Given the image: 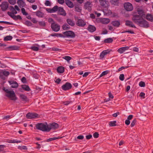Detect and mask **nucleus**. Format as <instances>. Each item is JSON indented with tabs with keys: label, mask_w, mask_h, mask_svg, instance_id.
<instances>
[{
	"label": "nucleus",
	"mask_w": 153,
	"mask_h": 153,
	"mask_svg": "<svg viewBox=\"0 0 153 153\" xmlns=\"http://www.w3.org/2000/svg\"><path fill=\"white\" fill-rule=\"evenodd\" d=\"M5 76L3 74L2 72V71L0 72V78L1 79L4 80L5 79Z\"/></svg>",
	"instance_id": "864d4df0"
},
{
	"label": "nucleus",
	"mask_w": 153,
	"mask_h": 153,
	"mask_svg": "<svg viewBox=\"0 0 153 153\" xmlns=\"http://www.w3.org/2000/svg\"><path fill=\"white\" fill-rule=\"evenodd\" d=\"M72 86L70 83L67 82L62 86V88L64 90H68L71 88Z\"/></svg>",
	"instance_id": "ddd939ff"
},
{
	"label": "nucleus",
	"mask_w": 153,
	"mask_h": 153,
	"mask_svg": "<svg viewBox=\"0 0 153 153\" xmlns=\"http://www.w3.org/2000/svg\"><path fill=\"white\" fill-rule=\"evenodd\" d=\"M62 58L66 60L67 62H69L72 59L71 57L68 56H64L62 57Z\"/></svg>",
	"instance_id": "4c0bfd02"
},
{
	"label": "nucleus",
	"mask_w": 153,
	"mask_h": 153,
	"mask_svg": "<svg viewBox=\"0 0 153 153\" xmlns=\"http://www.w3.org/2000/svg\"><path fill=\"white\" fill-rule=\"evenodd\" d=\"M0 23H3L5 24L9 25H13V23H11L8 22H6V21H0Z\"/></svg>",
	"instance_id": "de8ad7c7"
},
{
	"label": "nucleus",
	"mask_w": 153,
	"mask_h": 153,
	"mask_svg": "<svg viewBox=\"0 0 153 153\" xmlns=\"http://www.w3.org/2000/svg\"><path fill=\"white\" fill-rule=\"evenodd\" d=\"M116 121H111L109 122V125L111 126H116Z\"/></svg>",
	"instance_id": "f704fd0d"
},
{
	"label": "nucleus",
	"mask_w": 153,
	"mask_h": 153,
	"mask_svg": "<svg viewBox=\"0 0 153 153\" xmlns=\"http://www.w3.org/2000/svg\"><path fill=\"white\" fill-rule=\"evenodd\" d=\"M76 25L79 26L83 27L86 25V23L82 19H78L76 23Z\"/></svg>",
	"instance_id": "2eb2a0df"
},
{
	"label": "nucleus",
	"mask_w": 153,
	"mask_h": 153,
	"mask_svg": "<svg viewBox=\"0 0 153 153\" xmlns=\"http://www.w3.org/2000/svg\"><path fill=\"white\" fill-rule=\"evenodd\" d=\"M17 3L19 5L23 6L25 4V2L22 0H18L17 1Z\"/></svg>",
	"instance_id": "2f4dec72"
},
{
	"label": "nucleus",
	"mask_w": 153,
	"mask_h": 153,
	"mask_svg": "<svg viewBox=\"0 0 153 153\" xmlns=\"http://www.w3.org/2000/svg\"><path fill=\"white\" fill-rule=\"evenodd\" d=\"M38 114L35 113H28L26 115V117L28 119L35 118L37 117Z\"/></svg>",
	"instance_id": "1a4fd4ad"
},
{
	"label": "nucleus",
	"mask_w": 153,
	"mask_h": 153,
	"mask_svg": "<svg viewBox=\"0 0 153 153\" xmlns=\"http://www.w3.org/2000/svg\"><path fill=\"white\" fill-rule=\"evenodd\" d=\"M24 24L28 26H31L32 25V23L31 22L28 20L26 21L25 22Z\"/></svg>",
	"instance_id": "ea45409f"
},
{
	"label": "nucleus",
	"mask_w": 153,
	"mask_h": 153,
	"mask_svg": "<svg viewBox=\"0 0 153 153\" xmlns=\"http://www.w3.org/2000/svg\"><path fill=\"white\" fill-rule=\"evenodd\" d=\"M8 15L10 16L11 17V16H14V14L12 12H8L7 13Z\"/></svg>",
	"instance_id": "0e129e2a"
},
{
	"label": "nucleus",
	"mask_w": 153,
	"mask_h": 153,
	"mask_svg": "<svg viewBox=\"0 0 153 153\" xmlns=\"http://www.w3.org/2000/svg\"><path fill=\"white\" fill-rule=\"evenodd\" d=\"M13 38L12 36H7L5 37L4 38V41L11 40Z\"/></svg>",
	"instance_id": "72a5a7b5"
},
{
	"label": "nucleus",
	"mask_w": 153,
	"mask_h": 153,
	"mask_svg": "<svg viewBox=\"0 0 153 153\" xmlns=\"http://www.w3.org/2000/svg\"><path fill=\"white\" fill-rule=\"evenodd\" d=\"M19 47L16 45L10 46L6 48L5 50L7 51H12L18 50Z\"/></svg>",
	"instance_id": "4468645a"
},
{
	"label": "nucleus",
	"mask_w": 153,
	"mask_h": 153,
	"mask_svg": "<svg viewBox=\"0 0 153 153\" xmlns=\"http://www.w3.org/2000/svg\"><path fill=\"white\" fill-rule=\"evenodd\" d=\"M69 28L70 26L67 24L64 25L62 26V28L64 30H66Z\"/></svg>",
	"instance_id": "c9c22d12"
},
{
	"label": "nucleus",
	"mask_w": 153,
	"mask_h": 153,
	"mask_svg": "<svg viewBox=\"0 0 153 153\" xmlns=\"http://www.w3.org/2000/svg\"><path fill=\"white\" fill-rule=\"evenodd\" d=\"M101 22L103 24H106L110 22V20L108 19L104 18L101 20Z\"/></svg>",
	"instance_id": "cd10ccee"
},
{
	"label": "nucleus",
	"mask_w": 153,
	"mask_h": 153,
	"mask_svg": "<svg viewBox=\"0 0 153 153\" xmlns=\"http://www.w3.org/2000/svg\"><path fill=\"white\" fill-rule=\"evenodd\" d=\"M138 25L141 27L146 28L149 27V25L148 22L143 19Z\"/></svg>",
	"instance_id": "9d476101"
},
{
	"label": "nucleus",
	"mask_w": 153,
	"mask_h": 153,
	"mask_svg": "<svg viewBox=\"0 0 153 153\" xmlns=\"http://www.w3.org/2000/svg\"><path fill=\"white\" fill-rule=\"evenodd\" d=\"M3 74L5 76H8L10 74V73L8 71H2Z\"/></svg>",
	"instance_id": "a19ab883"
},
{
	"label": "nucleus",
	"mask_w": 153,
	"mask_h": 153,
	"mask_svg": "<svg viewBox=\"0 0 153 153\" xmlns=\"http://www.w3.org/2000/svg\"><path fill=\"white\" fill-rule=\"evenodd\" d=\"M77 138L78 139L82 140L84 138V136L82 135H80L77 137Z\"/></svg>",
	"instance_id": "338daca9"
},
{
	"label": "nucleus",
	"mask_w": 153,
	"mask_h": 153,
	"mask_svg": "<svg viewBox=\"0 0 153 153\" xmlns=\"http://www.w3.org/2000/svg\"><path fill=\"white\" fill-rule=\"evenodd\" d=\"M9 4L7 2H3L1 4V9L3 11H6L8 7Z\"/></svg>",
	"instance_id": "f8f14e48"
},
{
	"label": "nucleus",
	"mask_w": 153,
	"mask_h": 153,
	"mask_svg": "<svg viewBox=\"0 0 153 153\" xmlns=\"http://www.w3.org/2000/svg\"><path fill=\"white\" fill-rule=\"evenodd\" d=\"M65 37L74 38L75 35L74 33L71 31H66L63 33Z\"/></svg>",
	"instance_id": "39448f33"
},
{
	"label": "nucleus",
	"mask_w": 153,
	"mask_h": 153,
	"mask_svg": "<svg viewBox=\"0 0 153 153\" xmlns=\"http://www.w3.org/2000/svg\"><path fill=\"white\" fill-rule=\"evenodd\" d=\"M44 13L39 11V17H44Z\"/></svg>",
	"instance_id": "680f3d73"
},
{
	"label": "nucleus",
	"mask_w": 153,
	"mask_h": 153,
	"mask_svg": "<svg viewBox=\"0 0 153 153\" xmlns=\"http://www.w3.org/2000/svg\"><path fill=\"white\" fill-rule=\"evenodd\" d=\"M145 94L143 92H141L140 94V96L141 97H143V98H145Z\"/></svg>",
	"instance_id": "69168bd1"
},
{
	"label": "nucleus",
	"mask_w": 153,
	"mask_h": 153,
	"mask_svg": "<svg viewBox=\"0 0 153 153\" xmlns=\"http://www.w3.org/2000/svg\"><path fill=\"white\" fill-rule=\"evenodd\" d=\"M65 2L66 5L70 8H73L74 7L73 3L69 0H66Z\"/></svg>",
	"instance_id": "5701e85b"
},
{
	"label": "nucleus",
	"mask_w": 153,
	"mask_h": 153,
	"mask_svg": "<svg viewBox=\"0 0 153 153\" xmlns=\"http://www.w3.org/2000/svg\"><path fill=\"white\" fill-rule=\"evenodd\" d=\"M11 18H12L15 20H17L18 19L20 20L22 19V17L19 15H18L17 16L14 15V16H11Z\"/></svg>",
	"instance_id": "bb28decb"
},
{
	"label": "nucleus",
	"mask_w": 153,
	"mask_h": 153,
	"mask_svg": "<svg viewBox=\"0 0 153 153\" xmlns=\"http://www.w3.org/2000/svg\"><path fill=\"white\" fill-rule=\"evenodd\" d=\"M139 86L141 87H145V83L143 81H141L139 82Z\"/></svg>",
	"instance_id": "a18cd8bd"
},
{
	"label": "nucleus",
	"mask_w": 153,
	"mask_h": 153,
	"mask_svg": "<svg viewBox=\"0 0 153 153\" xmlns=\"http://www.w3.org/2000/svg\"><path fill=\"white\" fill-rule=\"evenodd\" d=\"M113 41V39L112 38H109L105 39L104 40V42L105 43H111Z\"/></svg>",
	"instance_id": "7c9ffc66"
},
{
	"label": "nucleus",
	"mask_w": 153,
	"mask_h": 153,
	"mask_svg": "<svg viewBox=\"0 0 153 153\" xmlns=\"http://www.w3.org/2000/svg\"><path fill=\"white\" fill-rule=\"evenodd\" d=\"M108 73V71H105L102 72V73L100 75V77H101L102 76L107 74Z\"/></svg>",
	"instance_id": "3c124183"
},
{
	"label": "nucleus",
	"mask_w": 153,
	"mask_h": 153,
	"mask_svg": "<svg viewBox=\"0 0 153 153\" xmlns=\"http://www.w3.org/2000/svg\"><path fill=\"white\" fill-rule=\"evenodd\" d=\"M146 19L147 20L150 21H153V17L150 14H148L147 15Z\"/></svg>",
	"instance_id": "c85d7f7f"
},
{
	"label": "nucleus",
	"mask_w": 153,
	"mask_h": 153,
	"mask_svg": "<svg viewBox=\"0 0 153 153\" xmlns=\"http://www.w3.org/2000/svg\"><path fill=\"white\" fill-rule=\"evenodd\" d=\"M113 25L115 27H119L120 23L119 22L117 21H113L112 22Z\"/></svg>",
	"instance_id": "c756f323"
},
{
	"label": "nucleus",
	"mask_w": 153,
	"mask_h": 153,
	"mask_svg": "<svg viewBox=\"0 0 153 153\" xmlns=\"http://www.w3.org/2000/svg\"><path fill=\"white\" fill-rule=\"evenodd\" d=\"M6 96L8 98H10V99L12 100L15 101L17 99V97L13 91H11V92L8 94H6Z\"/></svg>",
	"instance_id": "20e7f679"
},
{
	"label": "nucleus",
	"mask_w": 153,
	"mask_h": 153,
	"mask_svg": "<svg viewBox=\"0 0 153 153\" xmlns=\"http://www.w3.org/2000/svg\"><path fill=\"white\" fill-rule=\"evenodd\" d=\"M21 81L23 83H26L27 82L26 78L25 77H23L22 78Z\"/></svg>",
	"instance_id": "13d9d810"
},
{
	"label": "nucleus",
	"mask_w": 153,
	"mask_h": 153,
	"mask_svg": "<svg viewBox=\"0 0 153 153\" xmlns=\"http://www.w3.org/2000/svg\"><path fill=\"white\" fill-rule=\"evenodd\" d=\"M45 48V45H42L41 46H39V50H42V49Z\"/></svg>",
	"instance_id": "774afa93"
},
{
	"label": "nucleus",
	"mask_w": 153,
	"mask_h": 153,
	"mask_svg": "<svg viewBox=\"0 0 153 153\" xmlns=\"http://www.w3.org/2000/svg\"><path fill=\"white\" fill-rule=\"evenodd\" d=\"M21 140H13L12 143H21Z\"/></svg>",
	"instance_id": "052dcab7"
},
{
	"label": "nucleus",
	"mask_w": 153,
	"mask_h": 153,
	"mask_svg": "<svg viewBox=\"0 0 153 153\" xmlns=\"http://www.w3.org/2000/svg\"><path fill=\"white\" fill-rule=\"evenodd\" d=\"M103 12L106 15H110L112 14L111 11L109 10H104Z\"/></svg>",
	"instance_id": "e433bc0d"
},
{
	"label": "nucleus",
	"mask_w": 153,
	"mask_h": 153,
	"mask_svg": "<svg viewBox=\"0 0 153 153\" xmlns=\"http://www.w3.org/2000/svg\"><path fill=\"white\" fill-rule=\"evenodd\" d=\"M8 1L11 4H14L16 3V0H8Z\"/></svg>",
	"instance_id": "6e6d98bb"
},
{
	"label": "nucleus",
	"mask_w": 153,
	"mask_h": 153,
	"mask_svg": "<svg viewBox=\"0 0 153 153\" xmlns=\"http://www.w3.org/2000/svg\"><path fill=\"white\" fill-rule=\"evenodd\" d=\"M39 25L42 27H44L45 26V23L44 22H39Z\"/></svg>",
	"instance_id": "8fccbe9b"
},
{
	"label": "nucleus",
	"mask_w": 153,
	"mask_h": 153,
	"mask_svg": "<svg viewBox=\"0 0 153 153\" xmlns=\"http://www.w3.org/2000/svg\"><path fill=\"white\" fill-rule=\"evenodd\" d=\"M64 68L61 66L58 67L57 69L58 73L59 74L63 73L64 71Z\"/></svg>",
	"instance_id": "4be33fe9"
},
{
	"label": "nucleus",
	"mask_w": 153,
	"mask_h": 153,
	"mask_svg": "<svg viewBox=\"0 0 153 153\" xmlns=\"http://www.w3.org/2000/svg\"><path fill=\"white\" fill-rule=\"evenodd\" d=\"M10 85H12L11 87L13 88H16L18 86V84L16 82L14 81H8Z\"/></svg>",
	"instance_id": "f3484780"
},
{
	"label": "nucleus",
	"mask_w": 153,
	"mask_h": 153,
	"mask_svg": "<svg viewBox=\"0 0 153 153\" xmlns=\"http://www.w3.org/2000/svg\"><path fill=\"white\" fill-rule=\"evenodd\" d=\"M92 6V3L89 1H87L84 4V7L85 9L88 10L89 11L91 10Z\"/></svg>",
	"instance_id": "9b49d317"
},
{
	"label": "nucleus",
	"mask_w": 153,
	"mask_h": 153,
	"mask_svg": "<svg viewBox=\"0 0 153 153\" xmlns=\"http://www.w3.org/2000/svg\"><path fill=\"white\" fill-rule=\"evenodd\" d=\"M21 11L23 14L25 16H27L28 15V13L25 11V9L24 8L21 9Z\"/></svg>",
	"instance_id": "79ce46f5"
},
{
	"label": "nucleus",
	"mask_w": 153,
	"mask_h": 153,
	"mask_svg": "<svg viewBox=\"0 0 153 153\" xmlns=\"http://www.w3.org/2000/svg\"><path fill=\"white\" fill-rule=\"evenodd\" d=\"M58 13L61 15L65 16L66 15V13L65 11L63 9V8L62 7H59L58 10Z\"/></svg>",
	"instance_id": "a211bd4d"
},
{
	"label": "nucleus",
	"mask_w": 153,
	"mask_h": 153,
	"mask_svg": "<svg viewBox=\"0 0 153 153\" xmlns=\"http://www.w3.org/2000/svg\"><path fill=\"white\" fill-rule=\"evenodd\" d=\"M59 7L57 5L54 6L52 8V10L53 13H54L58 10Z\"/></svg>",
	"instance_id": "37998d69"
},
{
	"label": "nucleus",
	"mask_w": 153,
	"mask_h": 153,
	"mask_svg": "<svg viewBox=\"0 0 153 153\" xmlns=\"http://www.w3.org/2000/svg\"><path fill=\"white\" fill-rule=\"evenodd\" d=\"M129 49L128 47H125L121 48L117 50V51L120 53H123L126 50H127Z\"/></svg>",
	"instance_id": "6ab92c4d"
},
{
	"label": "nucleus",
	"mask_w": 153,
	"mask_h": 153,
	"mask_svg": "<svg viewBox=\"0 0 153 153\" xmlns=\"http://www.w3.org/2000/svg\"><path fill=\"white\" fill-rule=\"evenodd\" d=\"M6 146L4 145H0V152L3 151Z\"/></svg>",
	"instance_id": "c03bdc74"
},
{
	"label": "nucleus",
	"mask_w": 153,
	"mask_h": 153,
	"mask_svg": "<svg viewBox=\"0 0 153 153\" xmlns=\"http://www.w3.org/2000/svg\"><path fill=\"white\" fill-rule=\"evenodd\" d=\"M60 138L61 137H54L50 138L49 139H47L46 140V141H47L48 142L51 141L55 140L57 139H58Z\"/></svg>",
	"instance_id": "58836bf2"
},
{
	"label": "nucleus",
	"mask_w": 153,
	"mask_h": 153,
	"mask_svg": "<svg viewBox=\"0 0 153 153\" xmlns=\"http://www.w3.org/2000/svg\"><path fill=\"white\" fill-rule=\"evenodd\" d=\"M136 122V119H134L132 121L131 123V127H133L135 125Z\"/></svg>",
	"instance_id": "09e8293b"
},
{
	"label": "nucleus",
	"mask_w": 153,
	"mask_h": 153,
	"mask_svg": "<svg viewBox=\"0 0 153 153\" xmlns=\"http://www.w3.org/2000/svg\"><path fill=\"white\" fill-rule=\"evenodd\" d=\"M111 51V50H107L103 51L100 54V58L102 59H103L105 55L109 53Z\"/></svg>",
	"instance_id": "dca6fc26"
},
{
	"label": "nucleus",
	"mask_w": 153,
	"mask_h": 153,
	"mask_svg": "<svg viewBox=\"0 0 153 153\" xmlns=\"http://www.w3.org/2000/svg\"><path fill=\"white\" fill-rule=\"evenodd\" d=\"M33 50L35 51H38V47L32 46L30 48Z\"/></svg>",
	"instance_id": "49530a36"
},
{
	"label": "nucleus",
	"mask_w": 153,
	"mask_h": 153,
	"mask_svg": "<svg viewBox=\"0 0 153 153\" xmlns=\"http://www.w3.org/2000/svg\"><path fill=\"white\" fill-rule=\"evenodd\" d=\"M39 130L43 131L48 132V125L47 123H39Z\"/></svg>",
	"instance_id": "f03ea898"
},
{
	"label": "nucleus",
	"mask_w": 153,
	"mask_h": 153,
	"mask_svg": "<svg viewBox=\"0 0 153 153\" xmlns=\"http://www.w3.org/2000/svg\"><path fill=\"white\" fill-rule=\"evenodd\" d=\"M99 134L97 132H95L93 134V136L95 138H98L99 137Z\"/></svg>",
	"instance_id": "4d7b16f0"
},
{
	"label": "nucleus",
	"mask_w": 153,
	"mask_h": 153,
	"mask_svg": "<svg viewBox=\"0 0 153 153\" xmlns=\"http://www.w3.org/2000/svg\"><path fill=\"white\" fill-rule=\"evenodd\" d=\"M67 22L70 25L73 26L75 25L74 22L71 19H68L67 20Z\"/></svg>",
	"instance_id": "a878e982"
},
{
	"label": "nucleus",
	"mask_w": 153,
	"mask_h": 153,
	"mask_svg": "<svg viewBox=\"0 0 153 153\" xmlns=\"http://www.w3.org/2000/svg\"><path fill=\"white\" fill-rule=\"evenodd\" d=\"M125 24L127 26H128L134 28H136L135 26L133 24L132 22L129 21H126Z\"/></svg>",
	"instance_id": "412c9836"
},
{
	"label": "nucleus",
	"mask_w": 153,
	"mask_h": 153,
	"mask_svg": "<svg viewBox=\"0 0 153 153\" xmlns=\"http://www.w3.org/2000/svg\"><path fill=\"white\" fill-rule=\"evenodd\" d=\"M20 98L22 100L25 102H26L28 101V99L27 97L24 94L20 95Z\"/></svg>",
	"instance_id": "b1692460"
},
{
	"label": "nucleus",
	"mask_w": 153,
	"mask_h": 153,
	"mask_svg": "<svg viewBox=\"0 0 153 153\" xmlns=\"http://www.w3.org/2000/svg\"><path fill=\"white\" fill-rule=\"evenodd\" d=\"M9 9L11 10L13 13L14 14H16L17 13V11L15 10V9L13 7V6H11L9 7Z\"/></svg>",
	"instance_id": "473e14b6"
},
{
	"label": "nucleus",
	"mask_w": 153,
	"mask_h": 153,
	"mask_svg": "<svg viewBox=\"0 0 153 153\" xmlns=\"http://www.w3.org/2000/svg\"><path fill=\"white\" fill-rule=\"evenodd\" d=\"M31 21L34 24H36L37 22V21L35 18H33L32 19Z\"/></svg>",
	"instance_id": "e2e57ef3"
},
{
	"label": "nucleus",
	"mask_w": 153,
	"mask_h": 153,
	"mask_svg": "<svg viewBox=\"0 0 153 153\" xmlns=\"http://www.w3.org/2000/svg\"><path fill=\"white\" fill-rule=\"evenodd\" d=\"M51 26L52 30L55 32H57L60 30V26L55 23H52Z\"/></svg>",
	"instance_id": "6e6552de"
},
{
	"label": "nucleus",
	"mask_w": 153,
	"mask_h": 153,
	"mask_svg": "<svg viewBox=\"0 0 153 153\" xmlns=\"http://www.w3.org/2000/svg\"><path fill=\"white\" fill-rule=\"evenodd\" d=\"M59 127L58 124L53 123H50L48 125V132L50 131L51 129H57Z\"/></svg>",
	"instance_id": "0eeeda50"
},
{
	"label": "nucleus",
	"mask_w": 153,
	"mask_h": 153,
	"mask_svg": "<svg viewBox=\"0 0 153 153\" xmlns=\"http://www.w3.org/2000/svg\"><path fill=\"white\" fill-rule=\"evenodd\" d=\"M22 88L25 91H29L30 90V89L28 85H22Z\"/></svg>",
	"instance_id": "393cba45"
},
{
	"label": "nucleus",
	"mask_w": 153,
	"mask_h": 153,
	"mask_svg": "<svg viewBox=\"0 0 153 153\" xmlns=\"http://www.w3.org/2000/svg\"><path fill=\"white\" fill-rule=\"evenodd\" d=\"M46 11L49 13H53V11L52 10V8H47L46 9Z\"/></svg>",
	"instance_id": "bf43d9fd"
},
{
	"label": "nucleus",
	"mask_w": 153,
	"mask_h": 153,
	"mask_svg": "<svg viewBox=\"0 0 153 153\" xmlns=\"http://www.w3.org/2000/svg\"><path fill=\"white\" fill-rule=\"evenodd\" d=\"M100 5L103 8H107L109 6V3L108 0H99Z\"/></svg>",
	"instance_id": "7ed1b4c3"
},
{
	"label": "nucleus",
	"mask_w": 153,
	"mask_h": 153,
	"mask_svg": "<svg viewBox=\"0 0 153 153\" xmlns=\"http://www.w3.org/2000/svg\"><path fill=\"white\" fill-rule=\"evenodd\" d=\"M138 12V14L134 15L132 18V20L135 23L139 25L143 20L145 15L142 10L139 11Z\"/></svg>",
	"instance_id": "f257e3e1"
},
{
	"label": "nucleus",
	"mask_w": 153,
	"mask_h": 153,
	"mask_svg": "<svg viewBox=\"0 0 153 153\" xmlns=\"http://www.w3.org/2000/svg\"><path fill=\"white\" fill-rule=\"evenodd\" d=\"M124 75L123 74H121L119 76V79L121 81H123L124 80Z\"/></svg>",
	"instance_id": "5fc2aeb1"
},
{
	"label": "nucleus",
	"mask_w": 153,
	"mask_h": 153,
	"mask_svg": "<svg viewBox=\"0 0 153 153\" xmlns=\"http://www.w3.org/2000/svg\"><path fill=\"white\" fill-rule=\"evenodd\" d=\"M88 30L90 32H93L96 30V28L94 25H89L88 26Z\"/></svg>",
	"instance_id": "aec40b11"
},
{
	"label": "nucleus",
	"mask_w": 153,
	"mask_h": 153,
	"mask_svg": "<svg viewBox=\"0 0 153 153\" xmlns=\"http://www.w3.org/2000/svg\"><path fill=\"white\" fill-rule=\"evenodd\" d=\"M45 4V5L47 6H50L51 5L50 2L48 0H46Z\"/></svg>",
	"instance_id": "603ef678"
},
{
	"label": "nucleus",
	"mask_w": 153,
	"mask_h": 153,
	"mask_svg": "<svg viewBox=\"0 0 153 153\" xmlns=\"http://www.w3.org/2000/svg\"><path fill=\"white\" fill-rule=\"evenodd\" d=\"M124 7L127 11H132L133 9L132 4L129 2H126L124 3Z\"/></svg>",
	"instance_id": "423d86ee"
}]
</instances>
